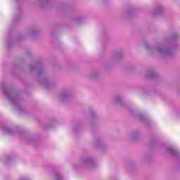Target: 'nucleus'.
I'll use <instances>...</instances> for the list:
<instances>
[{"label":"nucleus","instance_id":"1","mask_svg":"<svg viewBox=\"0 0 180 180\" xmlns=\"http://www.w3.org/2000/svg\"><path fill=\"white\" fill-rule=\"evenodd\" d=\"M1 89L9 102L12 103L18 110H22V105L20 104V98L12 87L6 85L5 83L1 84Z\"/></svg>","mask_w":180,"mask_h":180},{"label":"nucleus","instance_id":"2","mask_svg":"<svg viewBox=\"0 0 180 180\" xmlns=\"http://www.w3.org/2000/svg\"><path fill=\"white\" fill-rule=\"evenodd\" d=\"M176 47L175 39L167 41L165 44H159L155 48V51L165 58H171L174 56V50Z\"/></svg>","mask_w":180,"mask_h":180},{"label":"nucleus","instance_id":"3","mask_svg":"<svg viewBox=\"0 0 180 180\" xmlns=\"http://www.w3.org/2000/svg\"><path fill=\"white\" fill-rule=\"evenodd\" d=\"M82 163L84 167H86L87 168H94V167H95V161L91 157L83 158Z\"/></svg>","mask_w":180,"mask_h":180},{"label":"nucleus","instance_id":"4","mask_svg":"<svg viewBox=\"0 0 180 180\" xmlns=\"http://www.w3.org/2000/svg\"><path fill=\"white\" fill-rule=\"evenodd\" d=\"M70 96L71 92H70V91L68 90H66L60 93V94L59 95V99H60L62 101H67V99H70Z\"/></svg>","mask_w":180,"mask_h":180},{"label":"nucleus","instance_id":"5","mask_svg":"<svg viewBox=\"0 0 180 180\" xmlns=\"http://www.w3.org/2000/svg\"><path fill=\"white\" fill-rule=\"evenodd\" d=\"M31 71H38V75H41L43 74V70H40V65H31L30 66Z\"/></svg>","mask_w":180,"mask_h":180},{"label":"nucleus","instance_id":"6","mask_svg":"<svg viewBox=\"0 0 180 180\" xmlns=\"http://www.w3.org/2000/svg\"><path fill=\"white\" fill-rule=\"evenodd\" d=\"M40 84L44 88H49L51 85L50 80L44 77L40 81Z\"/></svg>","mask_w":180,"mask_h":180},{"label":"nucleus","instance_id":"7","mask_svg":"<svg viewBox=\"0 0 180 180\" xmlns=\"http://www.w3.org/2000/svg\"><path fill=\"white\" fill-rule=\"evenodd\" d=\"M139 137H140V134L138 132H132L129 135L128 139L131 141H136Z\"/></svg>","mask_w":180,"mask_h":180},{"label":"nucleus","instance_id":"8","mask_svg":"<svg viewBox=\"0 0 180 180\" xmlns=\"http://www.w3.org/2000/svg\"><path fill=\"white\" fill-rule=\"evenodd\" d=\"M167 151L170 155H172L173 157H178L179 153L176 150L174 149L172 147H168L167 148Z\"/></svg>","mask_w":180,"mask_h":180},{"label":"nucleus","instance_id":"9","mask_svg":"<svg viewBox=\"0 0 180 180\" xmlns=\"http://www.w3.org/2000/svg\"><path fill=\"white\" fill-rule=\"evenodd\" d=\"M162 11H164L162 6L158 5L155 9V15H161V13H162Z\"/></svg>","mask_w":180,"mask_h":180},{"label":"nucleus","instance_id":"10","mask_svg":"<svg viewBox=\"0 0 180 180\" xmlns=\"http://www.w3.org/2000/svg\"><path fill=\"white\" fill-rule=\"evenodd\" d=\"M146 75L148 78H150V79L155 78L157 77V72H155V71L154 70H149L147 72Z\"/></svg>","mask_w":180,"mask_h":180},{"label":"nucleus","instance_id":"11","mask_svg":"<svg viewBox=\"0 0 180 180\" xmlns=\"http://www.w3.org/2000/svg\"><path fill=\"white\" fill-rule=\"evenodd\" d=\"M3 131H4V133H6L7 134H13L15 133V131H13V129H11L8 127H3Z\"/></svg>","mask_w":180,"mask_h":180},{"label":"nucleus","instance_id":"12","mask_svg":"<svg viewBox=\"0 0 180 180\" xmlns=\"http://www.w3.org/2000/svg\"><path fill=\"white\" fill-rule=\"evenodd\" d=\"M138 119L141 121L143 122V123H146V122H147V117H146V115H143V114H139L138 115Z\"/></svg>","mask_w":180,"mask_h":180},{"label":"nucleus","instance_id":"13","mask_svg":"<svg viewBox=\"0 0 180 180\" xmlns=\"http://www.w3.org/2000/svg\"><path fill=\"white\" fill-rule=\"evenodd\" d=\"M122 96H117L114 99V102L115 103H122Z\"/></svg>","mask_w":180,"mask_h":180},{"label":"nucleus","instance_id":"14","mask_svg":"<svg viewBox=\"0 0 180 180\" xmlns=\"http://www.w3.org/2000/svg\"><path fill=\"white\" fill-rule=\"evenodd\" d=\"M55 179L56 180H63V176H61V174L56 173Z\"/></svg>","mask_w":180,"mask_h":180},{"label":"nucleus","instance_id":"15","mask_svg":"<svg viewBox=\"0 0 180 180\" xmlns=\"http://www.w3.org/2000/svg\"><path fill=\"white\" fill-rule=\"evenodd\" d=\"M99 77V72H94L91 74V78H94L95 79V78Z\"/></svg>","mask_w":180,"mask_h":180},{"label":"nucleus","instance_id":"16","mask_svg":"<svg viewBox=\"0 0 180 180\" xmlns=\"http://www.w3.org/2000/svg\"><path fill=\"white\" fill-rule=\"evenodd\" d=\"M50 2V0H41V3L42 4V5H46L47 4H49Z\"/></svg>","mask_w":180,"mask_h":180},{"label":"nucleus","instance_id":"17","mask_svg":"<svg viewBox=\"0 0 180 180\" xmlns=\"http://www.w3.org/2000/svg\"><path fill=\"white\" fill-rule=\"evenodd\" d=\"M19 180H30L29 179H27V177H25V176H23V177H21V178H20V179Z\"/></svg>","mask_w":180,"mask_h":180},{"label":"nucleus","instance_id":"18","mask_svg":"<svg viewBox=\"0 0 180 180\" xmlns=\"http://www.w3.org/2000/svg\"><path fill=\"white\" fill-rule=\"evenodd\" d=\"M121 54L120 53H117L115 55V58H119V57H120Z\"/></svg>","mask_w":180,"mask_h":180},{"label":"nucleus","instance_id":"19","mask_svg":"<svg viewBox=\"0 0 180 180\" xmlns=\"http://www.w3.org/2000/svg\"><path fill=\"white\" fill-rule=\"evenodd\" d=\"M176 37H178V34H174L173 35V39H176Z\"/></svg>","mask_w":180,"mask_h":180},{"label":"nucleus","instance_id":"20","mask_svg":"<svg viewBox=\"0 0 180 180\" xmlns=\"http://www.w3.org/2000/svg\"><path fill=\"white\" fill-rule=\"evenodd\" d=\"M101 142H98L96 144V147H99V146H101Z\"/></svg>","mask_w":180,"mask_h":180},{"label":"nucleus","instance_id":"21","mask_svg":"<svg viewBox=\"0 0 180 180\" xmlns=\"http://www.w3.org/2000/svg\"><path fill=\"white\" fill-rule=\"evenodd\" d=\"M11 159H9V158H7V160H5L4 161V164H8V161H9Z\"/></svg>","mask_w":180,"mask_h":180}]
</instances>
